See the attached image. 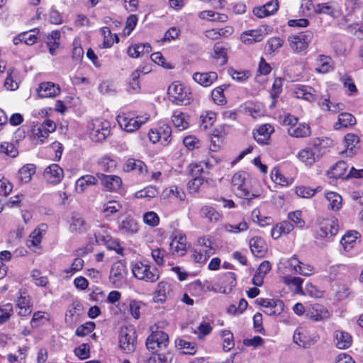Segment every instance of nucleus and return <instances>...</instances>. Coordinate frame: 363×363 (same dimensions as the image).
I'll return each instance as SVG.
<instances>
[{"label": "nucleus", "instance_id": "1", "mask_svg": "<svg viewBox=\"0 0 363 363\" xmlns=\"http://www.w3.org/2000/svg\"><path fill=\"white\" fill-rule=\"evenodd\" d=\"M233 191L240 198L247 199L248 205L251 200L257 198L262 193L259 181L255 178H250L245 172H238L232 177Z\"/></svg>", "mask_w": 363, "mask_h": 363}, {"label": "nucleus", "instance_id": "2", "mask_svg": "<svg viewBox=\"0 0 363 363\" xmlns=\"http://www.w3.org/2000/svg\"><path fill=\"white\" fill-rule=\"evenodd\" d=\"M131 270L135 279L145 282L155 283L160 277L157 267L141 261L132 262Z\"/></svg>", "mask_w": 363, "mask_h": 363}, {"label": "nucleus", "instance_id": "3", "mask_svg": "<svg viewBox=\"0 0 363 363\" xmlns=\"http://www.w3.org/2000/svg\"><path fill=\"white\" fill-rule=\"evenodd\" d=\"M169 100L177 105H187L191 100L190 89L179 83L173 82L168 88Z\"/></svg>", "mask_w": 363, "mask_h": 363}, {"label": "nucleus", "instance_id": "4", "mask_svg": "<svg viewBox=\"0 0 363 363\" xmlns=\"http://www.w3.org/2000/svg\"><path fill=\"white\" fill-rule=\"evenodd\" d=\"M89 137L94 142L104 141L111 133L109 121L101 118H96L88 125Z\"/></svg>", "mask_w": 363, "mask_h": 363}, {"label": "nucleus", "instance_id": "5", "mask_svg": "<svg viewBox=\"0 0 363 363\" xmlns=\"http://www.w3.org/2000/svg\"><path fill=\"white\" fill-rule=\"evenodd\" d=\"M137 335L134 328L125 327L120 330L118 342L121 350L127 354L134 352L136 349Z\"/></svg>", "mask_w": 363, "mask_h": 363}, {"label": "nucleus", "instance_id": "6", "mask_svg": "<svg viewBox=\"0 0 363 363\" xmlns=\"http://www.w3.org/2000/svg\"><path fill=\"white\" fill-rule=\"evenodd\" d=\"M314 37L311 30H307L291 35L288 38L290 48L296 53L306 50Z\"/></svg>", "mask_w": 363, "mask_h": 363}, {"label": "nucleus", "instance_id": "7", "mask_svg": "<svg viewBox=\"0 0 363 363\" xmlns=\"http://www.w3.org/2000/svg\"><path fill=\"white\" fill-rule=\"evenodd\" d=\"M128 269L125 264L118 261L112 264L109 281L115 288L121 289L127 284Z\"/></svg>", "mask_w": 363, "mask_h": 363}, {"label": "nucleus", "instance_id": "8", "mask_svg": "<svg viewBox=\"0 0 363 363\" xmlns=\"http://www.w3.org/2000/svg\"><path fill=\"white\" fill-rule=\"evenodd\" d=\"M148 137L153 143L159 142L162 145H167L172 140V128L166 123H161L157 128L150 130Z\"/></svg>", "mask_w": 363, "mask_h": 363}, {"label": "nucleus", "instance_id": "9", "mask_svg": "<svg viewBox=\"0 0 363 363\" xmlns=\"http://www.w3.org/2000/svg\"><path fill=\"white\" fill-rule=\"evenodd\" d=\"M338 230L337 220L334 218L318 220L317 235L320 238H330L335 235Z\"/></svg>", "mask_w": 363, "mask_h": 363}, {"label": "nucleus", "instance_id": "10", "mask_svg": "<svg viewBox=\"0 0 363 363\" xmlns=\"http://www.w3.org/2000/svg\"><path fill=\"white\" fill-rule=\"evenodd\" d=\"M148 116L130 117L125 114L118 115L117 121L119 125L126 132L132 133L138 130L140 125L148 120Z\"/></svg>", "mask_w": 363, "mask_h": 363}, {"label": "nucleus", "instance_id": "11", "mask_svg": "<svg viewBox=\"0 0 363 363\" xmlns=\"http://www.w3.org/2000/svg\"><path fill=\"white\" fill-rule=\"evenodd\" d=\"M169 342L168 335L163 331L153 332L146 340V347L148 350L156 352L157 350L165 349Z\"/></svg>", "mask_w": 363, "mask_h": 363}, {"label": "nucleus", "instance_id": "12", "mask_svg": "<svg viewBox=\"0 0 363 363\" xmlns=\"http://www.w3.org/2000/svg\"><path fill=\"white\" fill-rule=\"evenodd\" d=\"M318 340V336L311 335L303 328H298L294 331L293 341L300 347L307 348L314 345Z\"/></svg>", "mask_w": 363, "mask_h": 363}, {"label": "nucleus", "instance_id": "13", "mask_svg": "<svg viewBox=\"0 0 363 363\" xmlns=\"http://www.w3.org/2000/svg\"><path fill=\"white\" fill-rule=\"evenodd\" d=\"M306 315L312 320L321 321L329 318L330 313L323 305L315 303L306 307Z\"/></svg>", "mask_w": 363, "mask_h": 363}, {"label": "nucleus", "instance_id": "14", "mask_svg": "<svg viewBox=\"0 0 363 363\" xmlns=\"http://www.w3.org/2000/svg\"><path fill=\"white\" fill-rule=\"evenodd\" d=\"M43 177L48 183L56 185L63 179L64 172L58 164H52L45 168Z\"/></svg>", "mask_w": 363, "mask_h": 363}, {"label": "nucleus", "instance_id": "15", "mask_svg": "<svg viewBox=\"0 0 363 363\" xmlns=\"http://www.w3.org/2000/svg\"><path fill=\"white\" fill-rule=\"evenodd\" d=\"M97 181L100 180L101 185L108 191H116L118 189L121 184V179L116 175H107L98 172L96 174Z\"/></svg>", "mask_w": 363, "mask_h": 363}, {"label": "nucleus", "instance_id": "16", "mask_svg": "<svg viewBox=\"0 0 363 363\" xmlns=\"http://www.w3.org/2000/svg\"><path fill=\"white\" fill-rule=\"evenodd\" d=\"M189 168L191 176L194 177V179L188 183L189 188L194 191H197L204 181L203 177H199L203 172V167L201 164H191Z\"/></svg>", "mask_w": 363, "mask_h": 363}, {"label": "nucleus", "instance_id": "17", "mask_svg": "<svg viewBox=\"0 0 363 363\" xmlns=\"http://www.w3.org/2000/svg\"><path fill=\"white\" fill-rule=\"evenodd\" d=\"M40 98L55 97L60 93V87L50 82H42L36 89Z\"/></svg>", "mask_w": 363, "mask_h": 363}, {"label": "nucleus", "instance_id": "18", "mask_svg": "<svg viewBox=\"0 0 363 363\" xmlns=\"http://www.w3.org/2000/svg\"><path fill=\"white\" fill-rule=\"evenodd\" d=\"M274 131V129L271 125H262L255 131H254V138L259 144H267L270 139V136Z\"/></svg>", "mask_w": 363, "mask_h": 363}, {"label": "nucleus", "instance_id": "19", "mask_svg": "<svg viewBox=\"0 0 363 363\" xmlns=\"http://www.w3.org/2000/svg\"><path fill=\"white\" fill-rule=\"evenodd\" d=\"M47 230L48 225L46 224H40L30 235L29 238L27 240V246L29 248H31L32 247L40 248L39 246L41 243L43 235L45 233Z\"/></svg>", "mask_w": 363, "mask_h": 363}, {"label": "nucleus", "instance_id": "20", "mask_svg": "<svg viewBox=\"0 0 363 363\" xmlns=\"http://www.w3.org/2000/svg\"><path fill=\"white\" fill-rule=\"evenodd\" d=\"M33 303L29 296L25 293L16 301V311L20 316H26L32 312Z\"/></svg>", "mask_w": 363, "mask_h": 363}, {"label": "nucleus", "instance_id": "21", "mask_svg": "<svg viewBox=\"0 0 363 363\" xmlns=\"http://www.w3.org/2000/svg\"><path fill=\"white\" fill-rule=\"evenodd\" d=\"M125 172H135L139 175H145L147 173V168L145 164L140 160L133 158H129L123 167Z\"/></svg>", "mask_w": 363, "mask_h": 363}, {"label": "nucleus", "instance_id": "22", "mask_svg": "<svg viewBox=\"0 0 363 363\" xmlns=\"http://www.w3.org/2000/svg\"><path fill=\"white\" fill-rule=\"evenodd\" d=\"M318 105L323 111L337 113L345 108V104L342 103H335L330 101L328 95H323L318 99Z\"/></svg>", "mask_w": 363, "mask_h": 363}, {"label": "nucleus", "instance_id": "23", "mask_svg": "<svg viewBox=\"0 0 363 363\" xmlns=\"http://www.w3.org/2000/svg\"><path fill=\"white\" fill-rule=\"evenodd\" d=\"M192 78L199 84L207 87L217 79L218 74L215 72H196L193 74Z\"/></svg>", "mask_w": 363, "mask_h": 363}, {"label": "nucleus", "instance_id": "24", "mask_svg": "<svg viewBox=\"0 0 363 363\" xmlns=\"http://www.w3.org/2000/svg\"><path fill=\"white\" fill-rule=\"evenodd\" d=\"M334 342L336 347L339 349H347L352 345V336L347 332L342 330H335L334 332Z\"/></svg>", "mask_w": 363, "mask_h": 363}, {"label": "nucleus", "instance_id": "25", "mask_svg": "<svg viewBox=\"0 0 363 363\" xmlns=\"http://www.w3.org/2000/svg\"><path fill=\"white\" fill-rule=\"evenodd\" d=\"M265 307L263 312L268 315H280L284 308V303L279 299H269L265 301Z\"/></svg>", "mask_w": 363, "mask_h": 363}, {"label": "nucleus", "instance_id": "26", "mask_svg": "<svg viewBox=\"0 0 363 363\" xmlns=\"http://www.w3.org/2000/svg\"><path fill=\"white\" fill-rule=\"evenodd\" d=\"M320 154L317 152L313 148H305L300 150L298 153V159L308 166H311L318 160Z\"/></svg>", "mask_w": 363, "mask_h": 363}, {"label": "nucleus", "instance_id": "27", "mask_svg": "<svg viewBox=\"0 0 363 363\" xmlns=\"http://www.w3.org/2000/svg\"><path fill=\"white\" fill-rule=\"evenodd\" d=\"M288 134L294 138H306L311 135L310 126L306 123H300L287 129Z\"/></svg>", "mask_w": 363, "mask_h": 363}, {"label": "nucleus", "instance_id": "28", "mask_svg": "<svg viewBox=\"0 0 363 363\" xmlns=\"http://www.w3.org/2000/svg\"><path fill=\"white\" fill-rule=\"evenodd\" d=\"M315 92L313 88L311 86L298 85L295 89L294 94L298 99L311 102L315 99Z\"/></svg>", "mask_w": 363, "mask_h": 363}, {"label": "nucleus", "instance_id": "29", "mask_svg": "<svg viewBox=\"0 0 363 363\" xmlns=\"http://www.w3.org/2000/svg\"><path fill=\"white\" fill-rule=\"evenodd\" d=\"M347 169V164L344 161H338L330 168L327 174L331 179H337L342 178L345 179L344 175Z\"/></svg>", "mask_w": 363, "mask_h": 363}, {"label": "nucleus", "instance_id": "30", "mask_svg": "<svg viewBox=\"0 0 363 363\" xmlns=\"http://www.w3.org/2000/svg\"><path fill=\"white\" fill-rule=\"evenodd\" d=\"M119 230L124 234L136 233L138 230L137 222L130 217H126L118 225Z\"/></svg>", "mask_w": 363, "mask_h": 363}, {"label": "nucleus", "instance_id": "31", "mask_svg": "<svg viewBox=\"0 0 363 363\" xmlns=\"http://www.w3.org/2000/svg\"><path fill=\"white\" fill-rule=\"evenodd\" d=\"M240 39L246 44L260 42L263 39L262 32L261 30H247L241 34Z\"/></svg>", "mask_w": 363, "mask_h": 363}, {"label": "nucleus", "instance_id": "32", "mask_svg": "<svg viewBox=\"0 0 363 363\" xmlns=\"http://www.w3.org/2000/svg\"><path fill=\"white\" fill-rule=\"evenodd\" d=\"M152 48L149 43H138L128 48V55L131 57H139L141 54H148L151 52Z\"/></svg>", "mask_w": 363, "mask_h": 363}, {"label": "nucleus", "instance_id": "33", "mask_svg": "<svg viewBox=\"0 0 363 363\" xmlns=\"http://www.w3.org/2000/svg\"><path fill=\"white\" fill-rule=\"evenodd\" d=\"M356 124V118L350 113H341L338 116V121L334 125L336 130L341 128H347Z\"/></svg>", "mask_w": 363, "mask_h": 363}, {"label": "nucleus", "instance_id": "34", "mask_svg": "<svg viewBox=\"0 0 363 363\" xmlns=\"http://www.w3.org/2000/svg\"><path fill=\"white\" fill-rule=\"evenodd\" d=\"M250 249L256 257H262L266 252L264 240L261 238H253L250 242Z\"/></svg>", "mask_w": 363, "mask_h": 363}, {"label": "nucleus", "instance_id": "35", "mask_svg": "<svg viewBox=\"0 0 363 363\" xmlns=\"http://www.w3.org/2000/svg\"><path fill=\"white\" fill-rule=\"evenodd\" d=\"M97 182V177L91 175H85L80 177L76 182V190L79 193H83L88 186L95 185Z\"/></svg>", "mask_w": 363, "mask_h": 363}, {"label": "nucleus", "instance_id": "36", "mask_svg": "<svg viewBox=\"0 0 363 363\" xmlns=\"http://www.w3.org/2000/svg\"><path fill=\"white\" fill-rule=\"evenodd\" d=\"M331 57L324 55H320L316 61V67L315 70L317 72L325 74L331 69Z\"/></svg>", "mask_w": 363, "mask_h": 363}, {"label": "nucleus", "instance_id": "37", "mask_svg": "<svg viewBox=\"0 0 363 363\" xmlns=\"http://www.w3.org/2000/svg\"><path fill=\"white\" fill-rule=\"evenodd\" d=\"M35 172V167L33 164H27L21 167L18 174V179L23 182L28 183L31 180L32 175Z\"/></svg>", "mask_w": 363, "mask_h": 363}, {"label": "nucleus", "instance_id": "38", "mask_svg": "<svg viewBox=\"0 0 363 363\" xmlns=\"http://www.w3.org/2000/svg\"><path fill=\"white\" fill-rule=\"evenodd\" d=\"M325 198L328 201V208L333 211H338L342 207V197L334 191L325 193Z\"/></svg>", "mask_w": 363, "mask_h": 363}, {"label": "nucleus", "instance_id": "39", "mask_svg": "<svg viewBox=\"0 0 363 363\" xmlns=\"http://www.w3.org/2000/svg\"><path fill=\"white\" fill-rule=\"evenodd\" d=\"M60 32L53 30L47 38V45L49 47V52L52 55L56 54V50L60 45Z\"/></svg>", "mask_w": 363, "mask_h": 363}, {"label": "nucleus", "instance_id": "40", "mask_svg": "<svg viewBox=\"0 0 363 363\" xmlns=\"http://www.w3.org/2000/svg\"><path fill=\"white\" fill-rule=\"evenodd\" d=\"M172 121L174 126L179 130H185L189 127V122L186 120V116L181 111H174L172 117Z\"/></svg>", "mask_w": 363, "mask_h": 363}, {"label": "nucleus", "instance_id": "41", "mask_svg": "<svg viewBox=\"0 0 363 363\" xmlns=\"http://www.w3.org/2000/svg\"><path fill=\"white\" fill-rule=\"evenodd\" d=\"M359 143L358 137L353 133H348L345 137V153L348 156H352L354 154V148Z\"/></svg>", "mask_w": 363, "mask_h": 363}, {"label": "nucleus", "instance_id": "42", "mask_svg": "<svg viewBox=\"0 0 363 363\" xmlns=\"http://www.w3.org/2000/svg\"><path fill=\"white\" fill-rule=\"evenodd\" d=\"M169 284L167 281H160L157 286L155 291V302L162 303L165 301L167 292L169 293Z\"/></svg>", "mask_w": 363, "mask_h": 363}, {"label": "nucleus", "instance_id": "43", "mask_svg": "<svg viewBox=\"0 0 363 363\" xmlns=\"http://www.w3.org/2000/svg\"><path fill=\"white\" fill-rule=\"evenodd\" d=\"M176 346L182 350L184 354H194L196 352V345L182 339L176 340Z\"/></svg>", "mask_w": 363, "mask_h": 363}, {"label": "nucleus", "instance_id": "44", "mask_svg": "<svg viewBox=\"0 0 363 363\" xmlns=\"http://www.w3.org/2000/svg\"><path fill=\"white\" fill-rule=\"evenodd\" d=\"M122 208V205L116 200H111L103 206L102 212L105 216H111L118 212Z\"/></svg>", "mask_w": 363, "mask_h": 363}, {"label": "nucleus", "instance_id": "45", "mask_svg": "<svg viewBox=\"0 0 363 363\" xmlns=\"http://www.w3.org/2000/svg\"><path fill=\"white\" fill-rule=\"evenodd\" d=\"M159 194V191L153 186H149L145 189L138 191L135 193V197L137 199H150L156 197Z\"/></svg>", "mask_w": 363, "mask_h": 363}, {"label": "nucleus", "instance_id": "46", "mask_svg": "<svg viewBox=\"0 0 363 363\" xmlns=\"http://www.w3.org/2000/svg\"><path fill=\"white\" fill-rule=\"evenodd\" d=\"M313 10L315 13L325 14L333 16L335 13V8L331 3H322L318 4L313 6Z\"/></svg>", "mask_w": 363, "mask_h": 363}, {"label": "nucleus", "instance_id": "47", "mask_svg": "<svg viewBox=\"0 0 363 363\" xmlns=\"http://www.w3.org/2000/svg\"><path fill=\"white\" fill-rule=\"evenodd\" d=\"M149 72V70H141L140 69H137L133 71L130 76V80L129 82L130 87L135 92H139L140 91V85L139 82V77L141 73L147 74Z\"/></svg>", "mask_w": 363, "mask_h": 363}, {"label": "nucleus", "instance_id": "48", "mask_svg": "<svg viewBox=\"0 0 363 363\" xmlns=\"http://www.w3.org/2000/svg\"><path fill=\"white\" fill-rule=\"evenodd\" d=\"M227 44L223 42H218L214 45L215 56L221 60V63L227 62Z\"/></svg>", "mask_w": 363, "mask_h": 363}, {"label": "nucleus", "instance_id": "49", "mask_svg": "<svg viewBox=\"0 0 363 363\" xmlns=\"http://www.w3.org/2000/svg\"><path fill=\"white\" fill-rule=\"evenodd\" d=\"M71 232L83 233L86 230V225L84 220L80 217H73L69 225Z\"/></svg>", "mask_w": 363, "mask_h": 363}, {"label": "nucleus", "instance_id": "50", "mask_svg": "<svg viewBox=\"0 0 363 363\" xmlns=\"http://www.w3.org/2000/svg\"><path fill=\"white\" fill-rule=\"evenodd\" d=\"M201 215L206 218L210 221H218L220 219V214L214 208L209 206H205L201 209Z\"/></svg>", "mask_w": 363, "mask_h": 363}, {"label": "nucleus", "instance_id": "51", "mask_svg": "<svg viewBox=\"0 0 363 363\" xmlns=\"http://www.w3.org/2000/svg\"><path fill=\"white\" fill-rule=\"evenodd\" d=\"M227 88V85L224 84L218 86L212 91L211 96L214 102L218 105H223L226 103L225 97L223 94V91Z\"/></svg>", "mask_w": 363, "mask_h": 363}, {"label": "nucleus", "instance_id": "52", "mask_svg": "<svg viewBox=\"0 0 363 363\" xmlns=\"http://www.w3.org/2000/svg\"><path fill=\"white\" fill-rule=\"evenodd\" d=\"M333 141L328 138H316L313 139L312 140V145L313 146V149L315 150L317 152L320 154V150L326 148L327 147H329L330 145H332Z\"/></svg>", "mask_w": 363, "mask_h": 363}, {"label": "nucleus", "instance_id": "53", "mask_svg": "<svg viewBox=\"0 0 363 363\" xmlns=\"http://www.w3.org/2000/svg\"><path fill=\"white\" fill-rule=\"evenodd\" d=\"M282 91V82L280 78H277L274 80L272 91L270 93V96L272 98L273 101L270 105V108H273L275 106L276 99L279 96Z\"/></svg>", "mask_w": 363, "mask_h": 363}, {"label": "nucleus", "instance_id": "54", "mask_svg": "<svg viewBox=\"0 0 363 363\" xmlns=\"http://www.w3.org/2000/svg\"><path fill=\"white\" fill-rule=\"evenodd\" d=\"M284 283L288 286L293 285L296 287L295 292L299 294H303L302 289L303 279L300 277H284Z\"/></svg>", "mask_w": 363, "mask_h": 363}, {"label": "nucleus", "instance_id": "55", "mask_svg": "<svg viewBox=\"0 0 363 363\" xmlns=\"http://www.w3.org/2000/svg\"><path fill=\"white\" fill-rule=\"evenodd\" d=\"M94 328L95 323L94 322H86L76 329L75 334L79 337H84L91 333Z\"/></svg>", "mask_w": 363, "mask_h": 363}, {"label": "nucleus", "instance_id": "56", "mask_svg": "<svg viewBox=\"0 0 363 363\" xmlns=\"http://www.w3.org/2000/svg\"><path fill=\"white\" fill-rule=\"evenodd\" d=\"M271 177L273 182L281 186H286L291 183V182H289V180L286 178L278 169L276 168L272 169L271 172Z\"/></svg>", "mask_w": 363, "mask_h": 363}, {"label": "nucleus", "instance_id": "57", "mask_svg": "<svg viewBox=\"0 0 363 363\" xmlns=\"http://www.w3.org/2000/svg\"><path fill=\"white\" fill-rule=\"evenodd\" d=\"M201 127L207 129L209 126L212 125L216 120V114L213 112H206L200 116Z\"/></svg>", "mask_w": 363, "mask_h": 363}, {"label": "nucleus", "instance_id": "58", "mask_svg": "<svg viewBox=\"0 0 363 363\" xmlns=\"http://www.w3.org/2000/svg\"><path fill=\"white\" fill-rule=\"evenodd\" d=\"M223 228L228 233H238L247 230L248 225L245 221H242L235 225L226 224L223 226Z\"/></svg>", "mask_w": 363, "mask_h": 363}, {"label": "nucleus", "instance_id": "59", "mask_svg": "<svg viewBox=\"0 0 363 363\" xmlns=\"http://www.w3.org/2000/svg\"><path fill=\"white\" fill-rule=\"evenodd\" d=\"M283 40L278 37L271 38L267 41V52L270 54L279 49L283 45Z\"/></svg>", "mask_w": 363, "mask_h": 363}, {"label": "nucleus", "instance_id": "60", "mask_svg": "<svg viewBox=\"0 0 363 363\" xmlns=\"http://www.w3.org/2000/svg\"><path fill=\"white\" fill-rule=\"evenodd\" d=\"M13 314V306L7 303L0 309V324L6 323Z\"/></svg>", "mask_w": 363, "mask_h": 363}, {"label": "nucleus", "instance_id": "61", "mask_svg": "<svg viewBox=\"0 0 363 363\" xmlns=\"http://www.w3.org/2000/svg\"><path fill=\"white\" fill-rule=\"evenodd\" d=\"M357 232L348 233L345 234L340 241L341 245L344 247L345 250L347 251L348 246L355 242L357 238Z\"/></svg>", "mask_w": 363, "mask_h": 363}, {"label": "nucleus", "instance_id": "62", "mask_svg": "<svg viewBox=\"0 0 363 363\" xmlns=\"http://www.w3.org/2000/svg\"><path fill=\"white\" fill-rule=\"evenodd\" d=\"M223 350L230 351L234 347L233 335L230 331L225 330L223 332Z\"/></svg>", "mask_w": 363, "mask_h": 363}, {"label": "nucleus", "instance_id": "63", "mask_svg": "<svg viewBox=\"0 0 363 363\" xmlns=\"http://www.w3.org/2000/svg\"><path fill=\"white\" fill-rule=\"evenodd\" d=\"M99 164L102 170L108 172H113L116 167V162L108 157L102 158Z\"/></svg>", "mask_w": 363, "mask_h": 363}, {"label": "nucleus", "instance_id": "64", "mask_svg": "<svg viewBox=\"0 0 363 363\" xmlns=\"http://www.w3.org/2000/svg\"><path fill=\"white\" fill-rule=\"evenodd\" d=\"M212 331V327L209 323L203 322L198 327L197 330H195V333L197 334L199 339H203L204 336L210 334Z\"/></svg>", "mask_w": 363, "mask_h": 363}]
</instances>
